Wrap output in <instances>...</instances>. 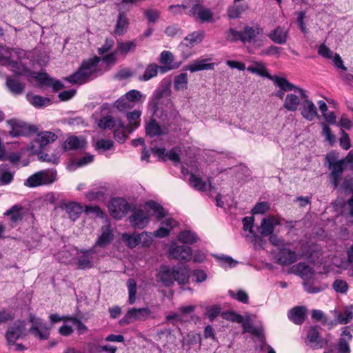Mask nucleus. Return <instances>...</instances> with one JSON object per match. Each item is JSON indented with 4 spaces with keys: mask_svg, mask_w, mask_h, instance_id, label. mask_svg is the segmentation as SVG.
<instances>
[{
    "mask_svg": "<svg viewBox=\"0 0 353 353\" xmlns=\"http://www.w3.org/2000/svg\"><path fill=\"white\" fill-rule=\"evenodd\" d=\"M100 58L94 57L83 61L77 72L65 79L72 84H83L88 81L96 71Z\"/></svg>",
    "mask_w": 353,
    "mask_h": 353,
    "instance_id": "f257e3e1",
    "label": "nucleus"
},
{
    "mask_svg": "<svg viewBox=\"0 0 353 353\" xmlns=\"http://www.w3.org/2000/svg\"><path fill=\"white\" fill-rule=\"evenodd\" d=\"M247 70L252 74H256L260 77L269 79L272 81L276 86L283 90H292L294 87V85L290 83L286 78L276 75H271L268 72L265 63L253 61L252 64L247 68Z\"/></svg>",
    "mask_w": 353,
    "mask_h": 353,
    "instance_id": "f03ea898",
    "label": "nucleus"
},
{
    "mask_svg": "<svg viewBox=\"0 0 353 353\" xmlns=\"http://www.w3.org/2000/svg\"><path fill=\"white\" fill-rule=\"evenodd\" d=\"M57 180L55 170H43L30 176L24 182V185L29 188L49 185Z\"/></svg>",
    "mask_w": 353,
    "mask_h": 353,
    "instance_id": "7ed1b4c3",
    "label": "nucleus"
},
{
    "mask_svg": "<svg viewBox=\"0 0 353 353\" xmlns=\"http://www.w3.org/2000/svg\"><path fill=\"white\" fill-rule=\"evenodd\" d=\"M353 325L345 326L342 329L338 342L330 345L324 353H350V342L352 339Z\"/></svg>",
    "mask_w": 353,
    "mask_h": 353,
    "instance_id": "20e7f679",
    "label": "nucleus"
},
{
    "mask_svg": "<svg viewBox=\"0 0 353 353\" xmlns=\"http://www.w3.org/2000/svg\"><path fill=\"white\" fill-rule=\"evenodd\" d=\"M292 90H294L296 92L299 93L300 97L303 99L299 109L303 117L308 121H312L317 117V110L314 103L308 99V96L305 90L295 85Z\"/></svg>",
    "mask_w": 353,
    "mask_h": 353,
    "instance_id": "39448f33",
    "label": "nucleus"
},
{
    "mask_svg": "<svg viewBox=\"0 0 353 353\" xmlns=\"http://www.w3.org/2000/svg\"><path fill=\"white\" fill-rule=\"evenodd\" d=\"M170 97V92L165 89L157 91L148 103L150 110L154 114L163 104H165L168 110H171L174 104Z\"/></svg>",
    "mask_w": 353,
    "mask_h": 353,
    "instance_id": "423d86ee",
    "label": "nucleus"
},
{
    "mask_svg": "<svg viewBox=\"0 0 353 353\" xmlns=\"http://www.w3.org/2000/svg\"><path fill=\"white\" fill-rule=\"evenodd\" d=\"M110 215L115 219L124 217L130 210V205L124 199L113 198L108 205Z\"/></svg>",
    "mask_w": 353,
    "mask_h": 353,
    "instance_id": "0eeeda50",
    "label": "nucleus"
},
{
    "mask_svg": "<svg viewBox=\"0 0 353 353\" xmlns=\"http://www.w3.org/2000/svg\"><path fill=\"white\" fill-rule=\"evenodd\" d=\"M7 123L10 128L9 133L13 137L28 136L31 132L36 131V128L34 126L30 125L18 119H10L7 121Z\"/></svg>",
    "mask_w": 353,
    "mask_h": 353,
    "instance_id": "6e6552de",
    "label": "nucleus"
},
{
    "mask_svg": "<svg viewBox=\"0 0 353 353\" xmlns=\"http://www.w3.org/2000/svg\"><path fill=\"white\" fill-rule=\"evenodd\" d=\"M198 1L195 3L188 13L189 15L193 17L202 23H212L214 21L213 12L208 8L205 7L203 4L200 3L201 0H196Z\"/></svg>",
    "mask_w": 353,
    "mask_h": 353,
    "instance_id": "1a4fd4ad",
    "label": "nucleus"
},
{
    "mask_svg": "<svg viewBox=\"0 0 353 353\" xmlns=\"http://www.w3.org/2000/svg\"><path fill=\"white\" fill-rule=\"evenodd\" d=\"M30 320L32 323V326L30 328V332L41 340L48 339L50 336V328L43 321V320L40 318H36L32 315H30Z\"/></svg>",
    "mask_w": 353,
    "mask_h": 353,
    "instance_id": "9d476101",
    "label": "nucleus"
},
{
    "mask_svg": "<svg viewBox=\"0 0 353 353\" xmlns=\"http://www.w3.org/2000/svg\"><path fill=\"white\" fill-rule=\"evenodd\" d=\"M328 168L330 170L329 175L330 183H332L334 188L336 189L339 185L340 181L345 168V165L343 159L338 161L329 160Z\"/></svg>",
    "mask_w": 353,
    "mask_h": 353,
    "instance_id": "9b49d317",
    "label": "nucleus"
},
{
    "mask_svg": "<svg viewBox=\"0 0 353 353\" xmlns=\"http://www.w3.org/2000/svg\"><path fill=\"white\" fill-rule=\"evenodd\" d=\"M151 314L148 307L132 308L129 310L125 316L121 319L122 324H129L133 321H145Z\"/></svg>",
    "mask_w": 353,
    "mask_h": 353,
    "instance_id": "f8f14e48",
    "label": "nucleus"
},
{
    "mask_svg": "<svg viewBox=\"0 0 353 353\" xmlns=\"http://www.w3.org/2000/svg\"><path fill=\"white\" fill-rule=\"evenodd\" d=\"M321 327L317 325L309 327L305 343L313 349L321 348L324 345V340L320 334Z\"/></svg>",
    "mask_w": 353,
    "mask_h": 353,
    "instance_id": "ddd939ff",
    "label": "nucleus"
},
{
    "mask_svg": "<svg viewBox=\"0 0 353 353\" xmlns=\"http://www.w3.org/2000/svg\"><path fill=\"white\" fill-rule=\"evenodd\" d=\"M26 323L25 321H16L12 326L10 327L7 330L6 336L9 344H14L17 339L26 333Z\"/></svg>",
    "mask_w": 353,
    "mask_h": 353,
    "instance_id": "4468645a",
    "label": "nucleus"
},
{
    "mask_svg": "<svg viewBox=\"0 0 353 353\" xmlns=\"http://www.w3.org/2000/svg\"><path fill=\"white\" fill-rule=\"evenodd\" d=\"M94 251L92 250H82L77 252V255L74 259V263L77 265L78 269L85 270L93 267V255Z\"/></svg>",
    "mask_w": 353,
    "mask_h": 353,
    "instance_id": "2eb2a0df",
    "label": "nucleus"
},
{
    "mask_svg": "<svg viewBox=\"0 0 353 353\" xmlns=\"http://www.w3.org/2000/svg\"><path fill=\"white\" fill-rule=\"evenodd\" d=\"M171 257L181 261H190L192 258V248L186 245L172 246L169 250Z\"/></svg>",
    "mask_w": 353,
    "mask_h": 353,
    "instance_id": "dca6fc26",
    "label": "nucleus"
},
{
    "mask_svg": "<svg viewBox=\"0 0 353 353\" xmlns=\"http://www.w3.org/2000/svg\"><path fill=\"white\" fill-rule=\"evenodd\" d=\"M130 224L135 228L143 229L148 224L150 217L148 214L141 209L133 210L129 217Z\"/></svg>",
    "mask_w": 353,
    "mask_h": 353,
    "instance_id": "f3484780",
    "label": "nucleus"
},
{
    "mask_svg": "<svg viewBox=\"0 0 353 353\" xmlns=\"http://www.w3.org/2000/svg\"><path fill=\"white\" fill-rule=\"evenodd\" d=\"M210 60V59H205L201 57L187 65L184 70H189L191 72H196L201 70H214L215 63H208V61Z\"/></svg>",
    "mask_w": 353,
    "mask_h": 353,
    "instance_id": "a211bd4d",
    "label": "nucleus"
},
{
    "mask_svg": "<svg viewBox=\"0 0 353 353\" xmlns=\"http://www.w3.org/2000/svg\"><path fill=\"white\" fill-rule=\"evenodd\" d=\"M346 259L335 260V265L342 270H348V275L353 276V244L346 250Z\"/></svg>",
    "mask_w": 353,
    "mask_h": 353,
    "instance_id": "6ab92c4d",
    "label": "nucleus"
},
{
    "mask_svg": "<svg viewBox=\"0 0 353 353\" xmlns=\"http://www.w3.org/2000/svg\"><path fill=\"white\" fill-rule=\"evenodd\" d=\"M263 30L258 24L254 26H245L241 31L242 43H251L254 42L259 34L262 32Z\"/></svg>",
    "mask_w": 353,
    "mask_h": 353,
    "instance_id": "aec40b11",
    "label": "nucleus"
},
{
    "mask_svg": "<svg viewBox=\"0 0 353 353\" xmlns=\"http://www.w3.org/2000/svg\"><path fill=\"white\" fill-rule=\"evenodd\" d=\"M159 62L163 65L160 67L161 72L163 73L179 67V63H174V56L170 51L164 50L161 53Z\"/></svg>",
    "mask_w": 353,
    "mask_h": 353,
    "instance_id": "412c9836",
    "label": "nucleus"
},
{
    "mask_svg": "<svg viewBox=\"0 0 353 353\" xmlns=\"http://www.w3.org/2000/svg\"><path fill=\"white\" fill-rule=\"evenodd\" d=\"M114 237L111 226L110 224H105L101 228V234L98 237L95 246L105 248L112 241Z\"/></svg>",
    "mask_w": 353,
    "mask_h": 353,
    "instance_id": "4be33fe9",
    "label": "nucleus"
},
{
    "mask_svg": "<svg viewBox=\"0 0 353 353\" xmlns=\"http://www.w3.org/2000/svg\"><path fill=\"white\" fill-rule=\"evenodd\" d=\"M277 263L288 265L296 262L298 260V254L292 250L283 248L279 250L276 255Z\"/></svg>",
    "mask_w": 353,
    "mask_h": 353,
    "instance_id": "5701e85b",
    "label": "nucleus"
},
{
    "mask_svg": "<svg viewBox=\"0 0 353 353\" xmlns=\"http://www.w3.org/2000/svg\"><path fill=\"white\" fill-rule=\"evenodd\" d=\"M174 270L175 268L171 269L168 265L161 266L159 273V279L167 287L171 286L174 281Z\"/></svg>",
    "mask_w": 353,
    "mask_h": 353,
    "instance_id": "b1692460",
    "label": "nucleus"
},
{
    "mask_svg": "<svg viewBox=\"0 0 353 353\" xmlns=\"http://www.w3.org/2000/svg\"><path fill=\"white\" fill-rule=\"evenodd\" d=\"M6 85L8 90L14 95L22 94L25 89V84L17 76L7 77Z\"/></svg>",
    "mask_w": 353,
    "mask_h": 353,
    "instance_id": "393cba45",
    "label": "nucleus"
},
{
    "mask_svg": "<svg viewBox=\"0 0 353 353\" xmlns=\"http://www.w3.org/2000/svg\"><path fill=\"white\" fill-rule=\"evenodd\" d=\"M307 310L303 306H296L292 308L288 312V318L294 323L301 325L306 317Z\"/></svg>",
    "mask_w": 353,
    "mask_h": 353,
    "instance_id": "a878e982",
    "label": "nucleus"
},
{
    "mask_svg": "<svg viewBox=\"0 0 353 353\" xmlns=\"http://www.w3.org/2000/svg\"><path fill=\"white\" fill-rule=\"evenodd\" d=\"M129 24V19L125 13L119 10V14L114 31V34L119 36L123 35L127 32Z\"/></svg>",
    "mask_w": 353,
    "mask_h": 353,
    "instance_id": "bb28decb",
    "label": "nucleus"
},
{
    "mask_svg": "<svg viewBox=\"0 0 353 353\" xmlns=\"http://www.w3.org/2000/svg\"><path fill=\"white\" fill-rule=\"evenodd\" d=\"M288 32L284 27L278 26L268 34V37L275 43L284 44L286 43Z\"/></svg>",
    "mask_w": 353,
    "mask_h": 353,
    "instance_id": "cd10ccee",
    "label": "nucleus"
},
{
    "mask_svg": "<svg viewBox=\"0 0 353 353\" xmlns=\"http://www.w3.org/2000/svg\"><path fill=\"white\" fill-rule=\"evenodd\" d=\"M85 143V139L82 137L70 136L63 143V148L65 151L81 149Z\"/></svg>",
    "mask_w": 353,
    "mask_h": 353,
    "instance_id": "c85d7f7f",
    "label": "nucleus"
},
{
    "mask_svg": "<svg viewBox=\"0 0 353 353\" xmlns=\"http://www.w3.org/2000/svg\"><path fill=\"white\" fill-rule=\"evenodd\" d=\"M205 37V32L203 30L194 31L188 34L181 42L183 46L188 48H192L201 43Z\"/></svg>",
    "mask_w": 353,
    "mask_h": 353,
    "instance_id": "c756f323",
    "label": "nucleus"
},
{
    "mask_svg": "<svg viewBox=\"0 0 353 353\" xmlns=\"http://www.w3.org/2000/svg\"><path fill=\"white\" fill-rule=\"evenodd\" d=\"M14 172L8 164L0 165V186L7 185L14 180Z\"/></svg>",
    "mask_w": 353,
    "mask_h": 353,
    "instance_id": "7c9ffc66",
    "label": "nucleus"
},
{
    "mask_svg": "<svg viewBox=\"0 0 353 353\" xmlns=\"http://www.w3.org/2000/svg\"><path fill=\"white\" fill-rule=\"evenodd\" d=\"M141 111L139 110H134L132 112H128L126 114L128 125H126L127 131L130 133L134 129L137 128L140 125Z\"/></svg>",
    "mask_w": 353,
    "mask_h": 353,
    "instance_id": "2f4dec72",
    "label": "nucleus"
},
{
    "mask_svg": "<svg viewBox=\"0 0 353 353\" xmlns=\"http://www.w3.org/2000/svg\"><path fill=\"white\" fill-rule=\"evenodd\" d=\"M64 208L69 219L72 221H75L83 212L82 206L79 203L73 201L65 204Z\"/></svg>",
    "mask_w": 353,
    "mask_h": 353,
    "instance_id": "473e14b6",
    "label": "nucleus"
},
{
    "mask_svg": "<svg viewBox=\"0 0 353 353\" xmlns=\"http://www.w3.org/2000/svg\"><path fill=\"white\" fill-rule=\"evenodd\" d=\"M57 139V136L50 131H43L38 134L37 141L39 144L41 148H44L47 145L54 142Z\"/></svg>",
    "mask_w": 353,
    "mask_h": 353,
    "instance_id": "72a5a7b5",
    "label": "nucleus"
},
{
    "mask_svg": "<svg viewBox=\"0 0 353 353\" xmlns=\"http://www.w3.org/2000/svg\"><path fill=\"white\" fill-rule=\"evenodd\" d=\"M190 278V272L185 265L176 267L174 270V281L179 285H183L188 283Z\"/></svg>",
    "mask_w": 353,
    "mask_h": 353,
    "instance_id": "f704fd0d",
    "label": "nucleus"
},
{
    "mask_svg": "<svg viewBox=\"0 0 353 353\" xmlns=\"http://www.w3.org/2000/svg\"><path fill=\"white\" fill-rule=\"evenodd\" d=\"M137 43L136 40L120 41L117 43V52L123 56H126L128 53L134 52Z\"/></svg>",
    "mask_w": 353,
    "mask_h": 353,
    "instance_id": "c9c22d12",
    "label": "nucleus"
},
{
    "mask_svg": "<svg viewBox=\"0 0 353 353\" xmlns=\"http://www.w3.org/2000/svg\"><path fill=\"white\" fill-rule=\"evenodd\" d=\"M143 237H147V232H142L141 234H123V240L127 243L128 246L130 248H134L138 245Z\"/></svg>",
    "mask_w": 353,
    "mask_h": 353,
    "instance_id": "e433bc0d",
    "label": "nucleus"
},
{
    "mask_svg": "<svg viewBox=\"0 0 353 353\" xmlns=\"http://www.w3.org/2000/svg\"><path fill=\"white\" fill-rule=\"evenodd\" d=\"M145 132L147 135L151 137L165 134V132L163 130L158 122L154 119H152L146 123Z\"/></svg>",
    "mask_w": 353,
    "mask_h": 353,
    "instance_id": "4c0bfd02",
    "label": "nucleus"
},
{
    "mask_svg": "<svg viewBox=\"0 0 353 353\" xmlns=\"http://www.w3.org/2000/svg\"><path fill=\"white\" fill-rule=\"evenodd\" d=\"M177 238L181 243L190 245L197 242L199 239L196 234L190 230L181 232Z\"/></svg>",
    "mask_w": 353,
    "mask_h": 353,
    "instance_id": "58836bf2",
    "label": "nucleus"
},
{
    "mask_svg": "<svg viewBox=\"0 0 353 353\" xmlns=\"http://www.w3.org/2000/svg\"><path fill=\"white\" fill-rule=\"evenodd\" d=\"M300 103V99L298 96L294 94H288L286 95L283 107L288 111H296Z\"/></svg>",
    "mask_w": 353,
    "mask_h": 353,
    "instance_id": "ea45409f",
    "label": "nucleus"
},
{
    "mask_svg": "<svg viewBox=\"0 0 353 353\" xmlns=\"http://www.w3.org/2000/svg\"><path fill=\"white\" fill-rule=\"evenodd\" d=\"M27 99L33 106L39 108L48 105L50 103V99L47 97H43L39 95H34L32 97L28 95Z\"/></svg>",
    "mask_w": 353,
    "mask_h": 353,
    "instance_id": "a19ab883",
    "label": "nucleus"
},
{
    "mask_svg": "<svg viewBox=\"0 0 353 353\" xmlns=\"http://www.w3.org/2000/svg\"><path fill=\"white\" fill-rule=\"evenodd\" d=\"M118 121L110 115L103 117L98 121V126L103 130L112 129L117 126Z\"/></svg>",
    "mask_w": 353,
    "mask_h": 353,
    "instance_id": "79ce46f5",
    "label": "nucleus"
},
{
    "mask_svg": "<svg viewBox=\"0 0 353 353\" xmlns=\"http://www.w3.org/2000/svg\"><path fill=\"white\" fill-rule=\"evenodd\" d=\"M159 66L156 63L149 64L144 72V74L139 77V80L146 81L156 77L158 74Z\"/></svg>",
    "mask_w": 353,
    "mask_h": 353,
    "instance_id": "37998d69",
    "label": "nucleus"
},
{
    "mask_svg": "<svg viewBox=\"0 0 353 353\" xmlns=\"http://www.w3.org/2000/svg\"><path fill=\"white\" fill-rule=\"evenodd\" d=\"M116 127L114 132V139L121 143H124L127 139L126 126L121 121H118V125Z\"/></svg>",
    "mask_w": 353,
    "mask_h": 353,
    "instance_id": "c03bdc74",
    "label": "nucleus"
},
{
    "mask_svg": "<svg viewBox=\"0 0 353 353\" xmlns=\"http://www.w3.org/2000/svg\"><path fill=\"white\" fill-rule=\"evenodd\" d=\"M336 317L338 323L345 325L352 320L353 313L350 309L346 308L343 312H336Z\"/></svg>",
    "mask_w": 353,
    "mask_h": 353,
    "instance_id": "a18cd8bd",
    "label": "nucleus"
},
{
    "mask_svg": "<svg viewBox=\"0 0 353 353\" xmlns=\"http://www.w3.org/2000/svg\"><path fill=\"white\" fill-rule=\"evenodd\" d=\"M188 85V74L186 73H181L176 76L174 80V87L175 90H184Z\"/></svg>",
    "mask_w": 353,
    "mask_h": 353,
    "instance_id": "49530a36",
    "label": "nucleus"
},
{
    "mask_svg": "<svg viewBox=\"0 0 353 353\" xmlns=\"http://www.w3.org/2000/svg\"><path fill=\"white\" fill-rule=\"evenodd\" d=\"M146 205L154 211V215L159 220L165 216V212L162 205L154 201L147 202Z\"/></svg>",
    "mask_w": 353,
    "mask_h": 353,
    "instance_id": "de8ad7c7",
    "label": "nucleus"
},
{
    "mask_svg": "<svg viewBox=\"0 0 353 353\" xmlns=\"http://www.w3.org/2000/svg\"><path fill=\"white\" fill-rule=\"evenodd\" d=\"M189 180L191 186L196 190L199 191H205L206 190V183L201 178L191 174Z\"/></svg>",
    "mask_w": 353,
    "mask_h": 353,
    "instance_id": "09e8293b",
    "label": "nucleus"
},
{
    "mask_svg": "<svg viewBox=\"0 0 353 353\" xmlns=\"http://www.w3.org/2000/svg\"><path fill=\"white\" fill-rule=\"evenodd\" d=\"M20 210H21V207L15 205L7 210L4 214L10 216V219L12 223H16L22 219Z\"/></svg>",
    "mask_w": 353,
    "mask_h": 353,
    "instance_id": "8fccbe9b",
    "label": "nucleus"
},
{
    "mask_svg": "<svg viewBox=\"0 0 353 353\" xmlns=\"http://www.w3.org/2000/svg\"><path fill=\"white\" fill-rule=\"evenodd\" d=\"M127 287L129 293L128 302L130 304H133L136 300L137 294V283L134 279H129L127 281Z\"/></svg>",
    "mask_w": 353,
    "mask_h": 353,
    "instance_id": "3c124183",
    "label": "nucleus"
},
{
    "mask_svg": "<svg viewBox=\"0 0 353 353\" xmlns=\"http://www.w3.org/2000/svg\"><path fill=\"white\" fill-rule=\"evenodd\" d=\"M225 35L226 40L228 41L229 42H242L241 31H238L234 28H230L225 32Z\"/></svg>",
    "mask_w": 353,
    "mask_h": 353,
    "instance_id": "603ef678",
    "label": "nucleus"
},
{
    "mask_svg": "<svg viewBox=\"0 0 353 353\" xmlns=\"http://www.w3.org/2000/svg\"><path fill=\"white\" fill-rule=\"evenodd\" d=\"M274 228L270 222V219L265 218L261 223V231L260 233L263 236H268L272 234L274 232Z\"/></svg>",
    "mask_w": 353,
    "mask_h": 353,
    "instance_id": "864d4df0",
    "label": "nucleus"
},
{
    "mask_svg": "<svg viewBox=\"0 0 353 353\" xmlns=\"http://www.w3.org/2000/svg\"><path fill=\"white\" fill-rule=\"evenodd\" d=\"M114 105L119 111H125L134 107V104L125 98V94L116 101Z\"/></svg>",
    "mask_w": 353,
    "mask_h": 353,
    "instance_id": "5fc2aeb1",
    "label": "nucleus"
},
{
    "mask_svg": "<svg viewBox=\"0 0 353 353\" xmlns=\"http://www.w3.org/2000/svg\"><path fill=\"white\" fill-rule=\"evenodd\" d=\"M228 293L232 299L237 300L241 303H248V294L244 290H239L236 292L232 290H229Z\"/></svg>",
    "mask_w": 353,
    "mask_h": 353,
    "instance_id": "6e6d98bb",
    "label": "nucleus"
},
{
    "mask_svg": "<svg viewBox=\"0 0 353 353\" xmlns=\"http://www.w3.org/2000/svg\"><path fill=\"white\" fill-rule=\"evenodd\" d=\"M333 289L339 293L346 294L348 290V284L343 279H336L332 284Z\"/></svg>",
    "mask_w": 353,
    "mask_h": 353,
    "instance_id": "4d7b16f0",
    "label": "nucleus"
},
{
    "mask_svg": "<svg viewBox=\"0 0 353 353\" xmlns=\"http://www.w3.org/2000/svg\"><path fill=\"white\" fill-rule=\"evenodd\" d=\"M293 268L296 270L299 274L303 278L311 275L313 273L312 269L304 263H299L296 266H294Z\"/></svg>",
    "mask_w": 353,
    "mask_h": 353,
    "instance_id": "13d9d810",
    "label": "nucleus"
},
{
    "mask_svg": "<svg viewBox=\"0 0 353 353\" xmlns=\"http://www.w3.org/2000/svg\"><path fill=\"white\" fill-rule=\"evenodd\" d=\"M243 11L242 6H232L228 9V16L230 19H236L240 17Z\"/></svg>",
    "mask_w": 353,
    "mask_h": 353,
    "instance_id": "bf43d9fd",
    "label": "nucleus"
},
{
    "mask_svg": "<svg viewBox=\"0 0 353 353\" xmlns=\"http://www.w3.org/2000/svg\"><path fill=\"white\" fill-rule=\"evenodd\" d=\"M125 98H127L134 105L135 103L141 101L143 94L141 92L137 90H131L127 93L125 94Z\"/></svg>",
    "mask_w": 353,
    "mask_h": 353,
    "instance_id": "052dcab7",
    "label": "nucleus"
},
{
    "mask_svg": "<svg viewBox=\"0 0 353 353\" xmlns=\"http://www.w3.org/2000/svg\"><path fill=\"white\" fill-rule=\"evenodd\" d=\"M303 286H304L305 290L310 294L319 293V292L324 290L326 288V286H321V285L315 286L314 285V283H310L309 281L304 282Z\"/></svg>",
    "mask_w": 353,
    "mask_h": 353,
    "instance_id": "680f3d73",
    "label": "nucleus"
},
{
    "mask_svg": "<svg viewBox=\"0 0 353 353\" xmlns=\"http://www.w3.org/2000/svg\"><path fill=\"white\" fill-rule=\"evenodd\" d=\"M221 312V307L219 305H212L206 307V315L210 321H213Z\"/></svg>",
    "mask_w": 353,
    "mask_h": 353,
    "instance_id": "e2e57ef3",
    "label": "nucleus"
},
{
    "mask_svg": "<svg viewBox=\"0 0 353 353\" xmlns=\"http://www.w3.org/2000/svg\"><path fill=\"white\" fill-rule=\"evenodd\" d=\"M323 131L322 134L325 137L326 141L332 145L336 141L335 135L332 133L330 128L325 123L322 124Z\"/></svg>",
    "mask_w": 353,
    "mask_h": 353,
    "instance_id": "0e129e2a",
    "label": "nucleus"
},
{
    "mask_svg": "<svg viewBox=\"0 0 353 353\" xmlns=\"http://www.w3.org/2000/svg\"><path fill=\"white\" fill-rule=\"evenodd\" d=\"M187 8L185 5H170L168 7V10L173 16H179L185 13Z\"/></svg>",
    "mask_w": 353,
    "mask_h": 353,
    "instance_id": "69168bd1",
    "label": "nucleus"
},
{
    "mask_svg": "<svg viewBox=\"0 0 353 353\" xmlns=\"http://www.w3.org/2000/svg\"><path fill=\"white\" fill-rule=\"evenodd\" d=\"M270 208V206L267 202H259L251 210L253 214H264Z\"/></svg>",
    "mask_w": 353,
    "mask_h": 353,
    "instance_id": "338daca9",
    "label": "nucleus"
},
{
    "mask_svg": "<svg viewBox=\"0 0 353 353\" xmlns=\"http://www.w3.org/2000/svg\"><path fill=\"white\" fill-rule=\"evenodd\" d=\"M318 54L324 58L331 59L335 53H334L324 43H322L319 47Z\"/></svg>",
    "mask_w": 353,
    "mask_h": 353,
    "instance_id": "774afa93",
    "label": "nucleus"
}]
</instances>
